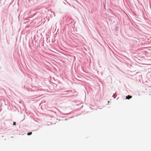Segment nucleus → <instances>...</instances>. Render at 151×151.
I'll list each match as a JSON object with an SVG mask.
<instances>
[{
	"mask_svg": "<svg viewBox=\"0 0 151 151\" xmlns=\"http://www.w3.org/2000/svg\"><path fill=\"white\" fill-rule=\"evenodd\" d=\"M116 97V96H114V95L112 96V97H113V98H114V99Z\"/></svg>",
	"mask_w": 151,
	"mask_h": 151,
	"instance_id": "nucleus-5",
	"label": "nucleus"
},
{
	"mask_svg": "<svg viewBox=\"0 0 151 151\" xmlns=\"http://www.w3.org/2000/svg\"><path fill=\"white\" fill-rule=\"evenodd\" d=\"M16 122H14L13 124V125H16Z\"/></svg>",
	"mask_w": 151,
	"mask_h": 151,
	"instance_id": "nucleus-6",
	"label": "nucleus"
},
{
	"mask_svg": "<svg viewBox=\"0 0 151 151\" xmlns=\"http://www.w3.org/2000/svg\"><path fill=\"white\" fill-rule=\"evenodd\" d=\"M32 132H29L27 133V135L29 136L30 135L32 134Z\"/></svg>",
	"mask_w": 151,
	"mask_h": 151,
	"instance_id": "nucleus-4",
	"label": "nucleus"
},
{
	"mask_svg": "<svg viewBox=\"0 0 151 151\" xmlns=\"http://www.w3.org/2000/svg\"><path fill=\"white\" fill-rule=\"evenodd\" d=\"M110 101H108V103H110Z\"/></svg>",
	"mask_w": 151,
	"mask_h": 151,
	"instance_id": "nucleus-7",
	"label": "nucleus"
},
{
	"mask_svg": "<svg viewBox=\"0 0 151 151\" xmlns=\"http://www.w3.org/2000/svg\"><path fill=\"white\" fill-rule=\"evenodd\" d=\"M132 98V96L128 95L126 96V99H129Z\"/></svg>",
	"mask_w": 151,
	"mask_h": 151,
	"instance_id": "nucleus-2",
	"label": "nucleus"
},
{
	"mask_svg": "<svg viewBox=\"0 0 151 151\" xmlns=\"http://www.w3.org/2000/svg\"><path fill=\"white\" fill-rule=\"evenodd\" d=\"M118 29H119V28L118 27H117V26L115 28V31L116 32V31H118Z\"/></svg>",
	"mask_w": 151,
	"mask_h": 151,
	"instance_id": "nucleus-3",
	"label": "nucleus"
},
{
	"mask_svg": "<svg viewBox=\"0 0 151 151\" xmlns=\"http://www.w3.org/2000/svg\"><path fill=\"white\" fill-rule=\"evenodd\" d=\"M104 44L105 43V41H104Z\"/></svg>",
	"mask_w": 151,
	"mask_h": 151,
	"instance_id": "nucleus-9",
	"label": "nucleus"
},
{
	"mask_svg": "<svg viewBox=\"0 0 151 151\" xmlns=\"http://www.w3.org/2000/svg\"><path fill=\"white\" fill-rule=\"evenodd\" d=\"M106 9L105 7L104 6V9Z\"/></svg>",
	"mask_w": 151,
	"mask_h": 151,
	"instance_id": "nucleus-8",
	"label": "nucleus"
},
{
	"mask_svg": "<svg viewBox=\"0 0 151 151\" xmlns=\"http://www.w3.org/2000/svg\"><path fill=\"white\" fill-rule=\"evenodd\" d=\"M120 55L122 56V57H120V58H121L122 59H123L124 60L125 59H126V60H129V58H128V57H126L124 55H121V54H120Z\"/></svg>",
	"mask_w": 151,
	"mask_h": 151,
	"instance_id": "nucleus-1",
	"label": "nucleus"
}]
</instances>
